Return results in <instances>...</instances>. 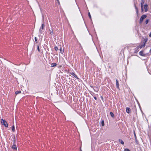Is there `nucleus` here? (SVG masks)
Wrapping results in <instances>:
<instances>
[{
  "instance_id": "nucleus-7",
  "label": "nucleus",
  "mask_w": 151,
  "mask_h": 151,
  "mask_svg": "<svg viewBox=\"0 0 151 151\" xmlns=\"http://www.w3.org/2000/svg\"><path fill=\"white\" fill-rule=\"evenodd\" d=\"M126 112L127 113L129 114V113H130L131 112V110L128 107H127L126 108Z\"/></svg>"
},
{
  "instance_id": "nucleus-13",
  "label": "nucleus",
  "mask_w": 151,
  "mask_h": 151,
  "mask_svg": "<svg viewBox=\"0 0 151 151\" xmlns=\"http://www.w3.org/2000/svg\"><path fill=\"white\" fill-rule=\"evenodd\" d=\"M21 93V91H16L15 93V94L16 95H17L19 93Z\"/></svg>"
},
{
  "instance_id": "nucleus-23",
  "label": "nucleus",
  "mask_w": 151,
  "mask_h": 151,
  "mask_svg": "<svg viewBox=\"0 0 151 151\" xmlns=\"http://www.w3.org/2000/svg\"><path fill=\"white\" fill-rule=\"evenodd\" d=\"M124 151H129V150L128 149L126 148L125 149Z\"/></svg>"
},
{
  "instance_id": "nucleus-20",
  "label": "nucleus",
  "mask_w": 151,
  "mask_h": 151,
  "mask_svg": "<svg viewBox=\"0 0 151 151\" xmlns=\"http://www.w3.org/2000/svg\"><path fill=\"white\" fill-rule=\"evenodd\" d=\"M148 22V20L147 19L145 22V23L146 24H147Z\"/></svg>"
},
{
  "instance_id": "nucleus-26",
  "label": "nucleus",
  "mask_w": 151,
  "mask_h": 151,
  "mask_svg": "<svg viewBox=\"0 0 151 151\" xmlns=\"http://www.w3.org/2000/svg\"><path fill=\"white\" fill-rule=\"evenodd\" d=\"M142 51H140V52H139V54L140 55H142Z\"/></svg>"
},
{
  "instance_id": "nucleus-1",
  "label": "nucleus",
  "mask_w": 151,
  "mask_h": 151,
  "mask_svg": "<svg viewBox=\"0 0 151 151\" xmlns=\"http://www.w3.org/2000/svg\"><path fill=\"white\" fill-rule=\"evenodd\" d=\"M1 124L4 125L5 127H7L8 126V124L4 120L1 119Z\"/></svg>"
},
{
  "instance_id": "nucleus-17",
  "label": "nucleus",
  "mask_w": 151,
  "mask_h": 151,
  "mask_svg": "<svg viewBox=\"0 0 151 151\" xmlns=\"http://www.w3.org/2000/svg\"><path fill=\"white\" fill-rule=\"evenodd\" d=\"M147 40L148 39L147 38L144 39V44H145V43L147 41Z\"/></svg>"
},
{
  "instance_id": "nucleus-8",
  "label": "nucleus",
  "mask_w": 151,
  "mask_h": 151,
  "mask_svg": "<svg viewBox=\"0 0 151 151\" xmlns=\"http://www.w3.org/2000/svg\"><path fill=\"white\" fill-rule=\"evenodd\" d=\"M71 74L72 76H73L75 78H76L77 79H78L77 76L73 72L71 73Z\"/></svg>"
},
{
  "instance_id": "nucleus-27",
  "label": "nucleus",
  "mask_w": 151,
  "mask_h": 151,
  "mask_svg": "<svg viewBox=\"0 0 151 151\" xmlns=\"http://www.w3.org/2000/svg\"><path fill=\"white\" fill-rule=\"evenodd\" d=\"M149 36L150 37H151V32L150 33L149 35Z\"/></svg>"
},
{
  "instance_id": "nucleus-11",
  "label": "nucleus",
  "mask_w": 151,
  "mask_h": 151,
  "mask_svg": "<svg viewBox=\"0 0 151 151\" xmlns=\"http://www.w3.org/2000/svg\"><path fill=\"white\" fill-rule=\"evenodd\" d=\"M49 31H50V34L51 35H53V32L52 29H50Z\"/></svg>"
},
{
  "instance_id": "nucleus-10",
  "label": "nucleus",
  "mask_w": 151,
  "mask_h": 151,
  "mask_svg": "<svg viewBox=\"0 0 151 151\" xmlns=\"http://www.w3.org/2000/svg\"><path fill=\"white\" fill-rule=\"evenodd\" d=\"M60 52L61 54H63L64 52V50L63 49H62L61 46H60Z\"/></svg>"
},
{
  "instance_id": "nucleus-31",
  "label": "nucleus",
  "mask_w": 151,
  "mask_h": 151,
  "mask_svg": "<svg viewBox=\"0 0 151 151\" xmlns=\"http://www.w3.org/2000/svg\"><path fill=\"white\" fill-rule=\"evenodd\" d=\"M14 141H16V140H15V137L14 138Z\"/></svg>"
},
{
  "instance_id": "nucleus-25",
  "label": "nucleus",
  "mask_w": 151,
  "mask_h": 151,
  "mask_svg": "<svg viewBox=\"0 0 151 151\" xmlns=\"http://www.w3.org/2000/svg\"><path fill=\"white\" fill-rule=\"evenodd\" d=\"M145 44H144V45H141L140 46V48H142V47H144L145 46Z\"/></svg>"
},
{
  "instance_id": "nucleus-2",
  "label": "nucleus",
  "mask_w": 151,
  "mask_h": 151,
  "mask_svg": "<svg viewBox=\"0 0 151 151\" xmlns=\"http://www.w3.org/2000/svg\"><path fill=\"white\" fill-rule=\"evenodd\" d=\"M147 17V16L145 15H142L140 19L139 23L141 24L143 22L144 19L146 18Z\"/></svg>"
},
{
  "instance_id": "nucleus-14",
  "label": "nucleus",
  "mask_w": 151,
  "mask_h": 151,
  "mask_svg": "<svg viewBox=\"0 0 151 151\" xmlns=\"http://www.w3.org/2000/svg\"><path fill=\"white\" fill-rule=\"evenodd\" d=\"M135 8L136 9V12L137 14H138V8H137V6H136L135 5Z\"/></svg>"
},
{
  "instance_id": "nucleus-9",
  "label": "nucleus",
  "mask_w": 151,
  "mask_h": 151,
  "mask_svg": "<svg viewBox=\"0 0 151 151\" xmlns=\"http://www.w3.org/2000/svg\"><path fill=\"white\" fill-rule=\"evenodd\" d=\"M116 87L117 88H119V83L118 82V81L117 80H116Z\"/></svg>"
},
{
  "instance_id": "nucleus-19",
  "label": "nucleus",
  "mask_w": 151,
  "mask_h": 151,
  "mask_svg": "<svg viewBox=\"0 0 151 151\" xmlns=\"http://www.w3.org/2000/svg\"><path fill=\"white\" fill-rule=\"evenodd\" d=\"M55 49L56 50V51H57V50H58V47H55Z\"/></svg>"
},
{
  "instance_id": "nucleus-28",
  "label": "nucleus",
  "mask_w": 151,
  "mask_h": 151,
  "mask_svg": "<svg viewBox=\"0 0 151 151\" xmlns=\"http://www.w3.org/2000/svg\"><path fill=\"white\" fill-rule=\"evenodd\" d=\"M94 99L96 100L97 99V98H96V97H94Z\"/></svg>"
},
{
  "instance_id": "nucleus-29",
  "label": "nucleus",
  "mask_w": 151,
  "mask_h": 151,
  "mask_svg": "<svg viewBox=\"0 0 151 151\" xmlns=\"http://www.w3.org/2000/svg\"><path fill=\"white\" fill-rule=\"evenodd\" d=\"M121 144H122V145L124 144V142H121Z\"/></svg>"
},
{
  "instance_id": "nucleus-12",
  "label": "nucleus",
  "mask_w": 151,
  "mask_h": 151,
  "mask_svg": "<svg viewBox=\"0 0 151 151\" xmlns=\"http://www.w3.org/2000/svg\"><path fill=\"white\" fill-rule=\"evenodd\" d=\"M57 65V64L56 63H52L51 64V66L52 67H55V66H56Z\"/></svg>"
},
{
  "instance_id": "nucleus-5",
  "label": "nucleus",
  "mask_w": 151,
  "mask_h": 151,
  "mask_svg": "<svg viewBox=\"0 0 151 151\" xmlns=\"http://www.w3.org/2000/svg\"><path fill=\"white\" fill-rule=\"evenodd\" d=\"M144 1L143 0H142L141 3V7L142 11V12L143 11V5L144 4Z\"/></svg>"
},
{
  "instance_id": "nucleus-3",
  "label": "nucleus",
  "mask_w": 151,
  "mask_h": 151,
  "mask_svg": "<svg viewBox=\"0 0 151 151\" xmlns=\"http://www.w3.org/2000/svg\"><path fill=\"white\" fill-rule=\"evenodd\" d=\"M148 5L147 4H145L144 5V7L143 8V11H145V12H146L148 10Z\"/></svg>"
},
{
  "instance_id": "nucleus-18",
  "label": "nucleus",
  "mask_w": 151,
  "mask_h": 151,
  "mask_svg": "<svg viewBox=\"0 0 151 151\" xmlns=\"http://www.w3.org/2000/svg\"><path fill=\"white\" fill-rule=\"evenodd\" d=\"M101 124L103 126H104V121H102L101 122Z\"/></svg>"
},
{
  "instance_id": "nucleus-30",
  "label": "nucleus",
  "mask_w": 151,
  "mask_h": 151,
  "mask_svg": "<svg viewBox=\"0 0 151 151\" xmlns=\"http://www.w3.org/2000/svg\"><path fill=\"white\" fill-rule=\"evenodd\" d=\"M56 0L58 1V3H59V0Z\"/></svg>"
},
{
  "instance_id": "nucleus-6",
  "label": "nucleus",
  "mask_w": 151,
  "mask_h": 151,
  "mask_svg": "<svg viewBox=\"0 0 151 151\" xmlns=\"http://www.w3.org/2000/svg\"><path fill=\"white\" fill-rule=\"evenodd\" d=\"M12 148L13 149L15 150H17V145L16 144V142H14V144L12 145Z\"/></svg>"
},
{
  "instance_id": "nucleus-16",
  "label": "nucleus",
  "mask_w": 151,
  "mask_h": 151,
  "mask_svg": "<svg viewBox=\"0 0 151 151\" xmlns=\"http://www.w3.org/2000/svg\"><path fill=\"white\" fill-rule=\"evenodd\" d=\"M110 114L111 116L113 118L114 117V114L112 112H110Z\"/></svg>"
},
{
  "instance_id": "nucleus-24",
  "label": "nucleus",
  "mask_w": 151,
  "mask_h": 151,
  "mask_svg": "<svg viewBox=\"0 0 151 151\" xmlns=\"http://www.w3.org/2000/svg\"><path fill=\"white\" fill-rule=\"evenodd\" d=\"M88 16H89V17H90V18L91 19V16L90 15V13L89 12L88 13Z\"/></svg>"
},
{
  "instance_id": "nucleus-21",
  "label": "nucleus",
  "mask_w": 151,
  "mask_h": 151,
  "mask_svg": "<svg viewBox=\"0 0 151 151\" xmlns=\"http://www.w3.org/2000/svg\"><path fill=\"white\" fill-rule=\"evenodd\" d=\"M37 50H38V52H40V50L39 49V46L38 45L37 46Z\"/></svg>"
},
{
  "instance_id": "nucleus-15",
  "label": "nucleus",
  "mask_w": 151,
  "mask_h": 151,
  "mask_svg": "<svg viewBox=\"0 0 151 151\" xmlns=\"http://www.w3.org/2000/svg\"><path fill=\"white\" fill-rule=\"evenodd\" d=\"M12 131L14 132L15 131V127L14 125H13L12 127Z\"/></svg>"
},
{
  "instance_id": "nucleus-22",
  "label": "nucleus",
  "mask_w": 151,
  "mask_h": 151,
  "mask_svg": "<svg viewBox=\"0 0 151 151\" xmlns=\"http://www.w3.org/2000/svg\"><path fill=\"white\" fill-rule=\"evenodd\" d=\"M35 42L36 43H37V37H35Z\"/></svg>"
},
{
  "instance_id": "nucleus-4",
  "label": "nucleus",
  "mask_w": 151,
  "mask_h": 151,
  "mask_svg": "<svg viewBox=\"0 0 151 151\" xmlns=\"http://www.w3.org/2000/svg\"><path fill=\"white\" fill-rule=\"evenodd\" d=\"M43 17V23L42 25L41 28L40 29V32H41L42 31V29H44V24L45 23L44 22V19L43 17V16H42Z\"/></svg>"
}]
</instances>
